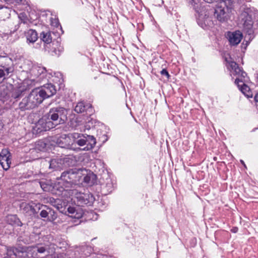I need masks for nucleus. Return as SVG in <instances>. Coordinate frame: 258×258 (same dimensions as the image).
Masks as SVG:
<instances>
[{
	"label": "nucleus",
	"instance_id": "obj_16",
	"mask_svg": "<svg viewBox=\"0 0 258 258\" xmlns=\"http://www.w3.org/2000/svg\"><path fill=\"white\" fill-rule=\"evenodd\" d=\"M45 209H42L40 212V215L42 218H46L48 217V215L50 214L52 216L51 219H49V221L55 220L57 216L54 211L48 208L46 206H42Z\"/></svg>",
	"mask_w": 258,
	"mask_h": 258
},
{
	"label": "nucleus",
	"instance_id": "obj_7",
	"mask_svg": "<svg viewBox=\"0 0 258 258\" xmlns=\"http://www.w3.org/2000/svg\"><path fill=\"white\" fill-rule=\"evenodd\" d=\"M70 191L71 193V196L77 200L78 204L90 206L93 204L95 200V198L90 193L85 194L79 192L76 189L70 190Z\"/></svg>",
	"mask_w": 258,
	"mask_h": 258
},
{
	"label": "nucleus",
	"instance_id": "obj_6",
	"mask_svg": "<svg viewBox=\"0 0 258 258\" xmlns=\"http://www.w3.org/2000/svg\"><path fill=\"white\" fill-rule=\"evenodd\" d=\"M42 102L40 95L33 89L19 102V108L21 111L30 110L37 107Z\"/></svg>",
	"mask_w": 258,
	"mask_h": 258
},
{
	"label": "nucleus",
	"instance_id": "obj_33",
	"mask_svg": "<svg viewBox=\"0 0 258 258\" xmlns=\"http://www.w3.org/2000/svg\"><path fill=\"white\" fill-rule=\"evenodd\" d=\"M161 74L162 75H165L166 76L167 78H169V77H170V75L168 73V72L165 69H163L161 71Z\"/></svg>",
	"mask_w": 258,
	"mask_h": 258
},
{
	"label": "nucleus",
	"instance_id": "obj_37",
	"mask_svg": "<svg viewBox=\"0 0 258 258\" xmlns=\"http://www.w3.org/2000/svg\"><path fill=\"white\" fill-rule=\"evenodd\" d=\"M69 160V159L68 158H64V160H63V162H66L67 163V162H68Z\"/></svg>",
	"mask_w": 258,
	"mask_h": 258
},
{
	"label": "nucleus",
	"instance_id": "obj_36",
	"mask_svg": "<svg viewBox=\"0 0 258 258\" xmlns=\"http://www.w3.org/2000/svg\"><path fill=\"white\" fill-rule=\"evenodd\" d=\"M254 100L256 103H258V93L256 94L254 96Z\"/></svg>",
	"mask_w": 258,
	"mask_h": 258
},
{
	"label": "nucleus",
	"instance_id": "obj_30",
	"mask_svg": "<svg viewBox=\"0 0 258 258\" xmlns=\"http://www.w3.org/2000/svg\"><path fill=\"white\" fill-rule=\"evenodd\" d=\"M1 157H11V154L9 151L7 149H4L0 153Z\"/></svg>",
	"mask_w": 258,
	"mask_h": 258
},
{
	"label": "nucleus",
	"instance_id": "obj_5",
	"mask_svg": "<svg viewBox=\"0 0 258 258\" xmlns=\"http://www.w3.org/2000/svg\"><path fill=\"white\" fill-rule=\"evenodd\" d=\"M72 138L73 139V146H75V147H77V145L79 147L86 145L82 149L79 147L80 149H78L76 151H89L94 148L96 143V139L93 136L87 134L74 133L72 134Z\"/></svg>",
	"mask_w": 258,
	"mask_h": 258
},
{
	"label": "nucleus",
	"instance_id": "obj_32",
	"mask_svg": "<svg viewBox=\"0 0 258 258\" xmlns=\"http://www.w3.org/2000/svg\"><path fill=\"white\" fill-rule=\"evenodd\" d=\"M7 3L14 4L15 5H19L21 3L22 0H5Z\"/></svg>",
	"mask_w": 258,
	"mask_h": 258
},
{
	"label": "nucleus",
	"instance_id": "obj_24",
	"mask_svg": "<svg viewBox=\"0 0 258 258\" xmlns=\"http://www.w3.org/2000/svg\"><path fill=\"white\" fill-rule=\"evenodd\" d=\"M52 51L56 55H59L60 53L63 51V48L60 44L56 42L52 44Z\"/></svg>",
	"mask_w": 258,
	"mask_h": 258
},
{
	"label": "nucleus",
	"instance_id": "obj_29",
	"mask_svg": "<svg viewBox=\"0 0 258 258\" xmlns=\"http://www.w3.org/2000/svg\"><path fill=\"white\" fill-rule=\"evenodd\" d=\"M39 184L44 191H48L50 190L51 186L49 184H48L44 181L39 182Z\"/></svg>",
	"mask_w": 258,
	"mask_h": 258
},
{
	"label": "nucleus",
	"instance_id": "obj_25",
	"mask_svg": "<svg viewBox=\"0 0 258 258\" xmlns=\"http://www.w3.org/2000/svg\"><path fill=\"white\" fill-rule=\"evenodd\" d=\"M190 4L192 6L194 7V9L195 10V11L197 12V13L198 14V15L197 16V18H198L200 13L201 11H202L203 9L204 8H208V7H201L200 4H199V0H191L190 1Z\"/></svg>",
	"mask_w": 258,
	"mask_h": 258
},
{
	"label": "nucleus",
	"instance_id": "obj_28",
	"mask_svg": "<svg viewBox=\"0 0 258 258\" xmlns=\"http://www.w3.org/2000/svg\"><path fill=\"white\" fill-rule=\"evenodd\" d=\"M24 92V89L20 86L18 88L14 89L12 94V97L15 99L18 98L21 96L23 92Z\"/></svg>",
	"mask_w": 258,
	"mask_h": 258
},
{
	"label": "nucleus",
	"instance_id": "obj_23",
	"mask_svg": "<svg viewBox=\"0 0 258 258\" xmlns=\"http://www.w3.org/2000/svg\"><path fill=\"white\" fill-rule=\"evenodd\" d=\"M40 37L41 40L47 44H49L51 42L52 38L49 32H42L40 34Z\"/></svg>",
	"mask_w": 258,
	"mask_h": 258
},
{
	"label": "nucleus",
	"instance_id": "obj_9",
	"mask_svg": "<svg viewBox=\"0 0 258 258\" xmlns=\"http://www.w3.org/2000/svg\"><path fill=\"white\" fill-rule=\"evenodd\" d=\"M72 140V134L70 135H62L57 138L56 144L61 148L70 149L73 150L80 149L79 147L73 146Z\"/></svg>",
	"mask_w": 258,
	"mask_h": 258
},
{
	"label": "nucleus",
	"instance_id": "obj_31",
	"mask_svg": "<svg viewBox=\"0 0 258 258\" xmlns=\"http://www.w3.org/2000/svg\"><path fill=\"white\" fill-rule=\"evenodd\" d=\"M51 25L55 27H58L60 26L59 21L58 19L52 18L50 19Z\"/></svg>",
	"mask_w": 258,
	"mask_h": 258
},
{
	"label": "nucleus",
	"instance_id": "obj_34",
	"mask_svg": "<svg viewBox=\"0 0 258 258\" xmlns=\"http://www.w3.org/2000/svg\"><path fill=\"white\" fill-rule=\"evenodd\" d=\"M5 14H6V17L7 18H9V16H10V10L9 9H8L7 8H6L5 9H4V12Z\"/></svg>",
	"mask_w": 258,
	"mask_h": 258
},
{
	"label": "nucleus",
	"instance_id": "obj_40",
	"mask_svg": "<svg viewBox=\"0 0 258 258\" xmlns=\"http://www.w3.org/2000/svg\"><path fill=\"white\" fill-rule=\"evenodd\" d=\"M19 18H20V19H22V16H21V15H20L19 16Z\"/></svg>",
	"mask_w": 258,
	"mask_h": 258
},
{
	"label": "nucleus",
	"instance_id": "obj_26",
	"mask_svg": "<svg viewBox=\"0 0 258 258\" xmlns=\"http://www.w3.org/2000/svg\"><path fill=\"white\" fill-rule=\"evenodd\" d=\"M91 107L90 105H85L83 102H79L75 108V111L77 113H82L86 110L87 107Z\"/></svg>",
	"mask_w": 258,
	"mask_h": 258
},
{
	"label": "nucleus",
	"instance_id": "obj_22",
	"mask_svg": "<svg viewBox=\"0 0 258 258\" xmlns=\"http://www.w3.org/2000/svg\"><path fill=\"white\" fill-rule=\"evenodd\" d=\"M49 245L47 244H37L35 246L33 247L34 251H37L39 253H44L45 251H47Z\"/></svg>",
	"mask_w": 258,
	"mask_h": 258
},
{
	"label": "nucleus",
	"instance_id": "obj_14",
	"mask_svg": "<svg viewBox=\"0 0 258 258\" xmlns=\"http://www.w3.org/2000/svg\"><path fill=\"white\" fill-rule=\"evenodd\" d=\"M68 215L70 217L79 219L83 216V211L81 208L76 209L74 207H69L68 208Z\"/></svg>",
	"mask_w": 258,
	"mask_h": 258
},
{
	"label": "nucleus",
	"instance_id": "obj_39",
	"mask_svg": "<svg viewBox=\"0 0 258 258\" xmlns=\"http://www.w3.org/2000/svg\"><path fill=\"white\" fill-rule=\"evenodd\" d=\"M232 231L233 232H236V231H237V230H236V229H233Z\"/></svg>",
	"mask_w": 258,
	"mask_h": 258
},
{
	"label": "nucleus",
	"instance_id": "obj_2",
	"mask_svg": "<svg viewBox=\"0 0 258 258\" xmlns=\"http://www.w3.org/2000/svg\"><path fill=\"white\" fill-rule=\"evenodd\" d=\"M67 110L63 107H56L50 109L49 112L40 119L36 124L37 132L49 130L55 126L63 124L67 119Z\"/></svg>",
	"mask_w": 258,
	"mask_h": 258
},
{
	"label": "nucleus",
	"instance_id": "obj_1",
	"mask_svg": "<svg viewBox=\"0 0 258 258\" xmlns=\"http://www.w3.org/2000/svg\"><path fill=\"white\" fill-rule=\"evenodd\" d=\"M235 0H221L217 8L214 10L208 6L200 13L197 23L203 29H208L214 25L212 16L214 14L217 19L221 22L227 20L229 17L231 7Z\"/></svg>",
	"mask_w": 258,
	"mask_h": 258
},
{
	"label": "nucleus",
	"instance_id": "obj_10",
	"mask_svg": "<svg viewBox=\"0 0 258 258\" xmlns=\"http://www.w3.org/2000/svg\"><path fill=\"white\" fill-rule=\"evenodd\" d=\"M30 73L31 78H35L37 83L40 82L46 76V69L41 66H33Z\"/></svg>",
	"mask_w": 258,
	"mask_h": 258
},
{
	"label": "nucleus",
	"instance_id": "obj_35",
	"mask_svg": "<svg viewBox=\"0 0 258 258\" xmlns=\"http://www.w3.org/2000/svg\"><path fill=\"white\" fill-rule=\"evenodd\" d=\"M204 1L208 3H212L214 2H216L217 0H204Z\"/></svg>",
	"mask_w": 258,
	"mask_h": 258
},
{
	"label": "nucleus",
	"instance_id": "obj_4",
	"mask_svg": "<svg viewBox=\"0 0 258 258\" xmlns=\"http://www.w3.org/2000/svg\"><path fill=\"white\" fill-rule=\"evenodd\" d=\"M80 169L74 168L67 170L61 173L58 180V184L61 186L60 191L63 192L70 190L68 188L72 187L73 185H76L78 182L80 181V175H81Z\"/></svg>",
	"mask_w": 258,
	"mask_h": 258
},
{
	"label": "nucleus",
	"instance_id": "obj_41",
	"mask_svg": "<svg viewBox=\"0 0 258 258\" xmlns=\"http://www.w3.org/2000/svg\"><path fill=\"white\" fill-rule=\"evenodd\" d=\"M25 205H26V206H28V207H30L28 205H26V204H25Z\"/></svg>",
	"mask_w": 258,
	"mask_h": 258
},
{
	"label": "nucleus",
	"instance_id": "obj_15",
	"mask_svg": "<svg viewBox=\"0 0 258 258\" xmlns=\"http://www.w3.org/2000/svg\"><path fill=\"white\" fill-rule=\"evenodd\" d=\"M240 20H241V23L244 27L247 29L251 28L252 26L251 18L247 13L244 12L242 13L239 17Z\"/></svg>",
	"mask_w": 258,
	"mask_h": 258
},
{
	"label": "nucleus",
	"instance_id": "obj_12",
	"mask_svg": "<svg viewBox=\"0 0 258 258\" xmlns=\"http://www.w3.org/2000/svg\"><path fill=\"white\" fill-rule=\"evenodd\" d=\"M79 171L81 173L80 175V181H83L89 184H94L96 180V175L90 171H88L86 169L80 168Z\"/></svg>",
	"mask_w": 258,
	"mask_h": 258
},
{
	"label": "nucleus",
	"instance_id": "obj_38",
	"mask_svg": "<svg viewBox=\"0 0 258 258\" xmlns=\"http://www.w3.org/2000/svg\"><path fill=\"white\" fill-rule=\"evenodd\" d=\"M240 162L245 167H246L243 160H240Z\"/></svg>",
	"mask_w": 258,
	"mask_h": 258
},
{
	"label": "nucleus",
	"instance_id": "obj_20",
	"mask_svg": "<svg viewBox=\"0 0 258 258\" xmlns=\"http://www.w3.org/2000/svg\"><path fill=\"white\" fill-rule=\"evenodd\" d=\"M12 164V157H0V164L3 167V169L7 171L11 167Z\"/></svg>",
	"mask_w": 258,
	"mask_h": 258
},
{
	"label": "nucleus",
	"instance_id": "obj_8",
	"mask_svg": "<svg viewBox=\"0 0 258 258\" xmlns=\"http://www.w3.org/2000/svg\"><path fill=\"white\" fill-rule=\"evenodd\" d=\"M35 90L40 95V97L41 98L42 102L45 99L53 96L56 92L55 86L51 84H46L40 88H36Z\"/></svg>",
	"mask_w": 258,
	"mask_h": 258
},
{
	"label": "nucleus",
	"instance_id": "obj_11",
	"mask_svg": "<svg viewBox=\"0 0 258 258\" xmlns=\"http://www.w3.org/2000/svg\"><path fill=\"white\" fill-rule=\"evenodd\" d=\"M226 36L230 44L235 46L238 44L241 41L242 38V34L239 31L228 32L226 34Z\"/></svg>",
	"mask_w": 258,
	"mask_h": 258
},
{
	"label": "nucleus",
	"instance_id": "obj_21",
	"mask_svg": "<svg viewBox=\"0 0 258 258\" xmlns=\"http://www.w3.org/2000/svg\"><path fill=\"white\" fill-rule=\"evenodd\" d=\"M62 160L60 159H53L50 161L49 168L54 170H58L61 168Z\"/></svg>",
	"mask_w": 258,
	"mask_h": 258
},
{
	"label": "nucleus",
	"instance_id": "obj_17",
	"mask_svg": "<svg viewBox=\"0 0 258 258\" xmlns=\"http://www.w3.org/2000/svg\"><path fill=\"white\" fill-rule=\"evenodd\" d=\"M37 83L35 80V78H32L31 77L30 78L26 79L23 81L21 85V88L24 89V91L30 89L31 87L35 85V83Z\"/></svg>",
	"mask_w": 258,
	"mask_h": 258
},
{
	"label": "nucleus",
	"instance_id": "obj_19",
	"mask_svg": "<svg viewBox=\"0 0 258 258\" xmlns=\"http://www.w3.org/2000/svg\"><path fill=\"white\" fill-rule=\"evenodd\" d=\"M6 221L8 223L12 225L22 226V223L15 215H9L6 217Z\"/></svg>",
	"mask_w": 258,
	"mask_h": 258
},
{
	"label": "nucleus",
	"instance_id": "obj_13",
	"mask_svg": "<svg viewBox=\"0 0 258 258\" xmlns=\"http://www.w3.org/2000/svg\"><path fill=\"white\" fill-rule=\"evenodd\" d=\"M14 71L12 66H0V82L10 77Z\"/></svg>",
	"mask_w": 258,
	"mask_h": 258
},
{
	"label": "nucleus",
	"instance_id": "obj_27",
	"mask_svg": "<svg viewBox=\"0 0 258 258\" xmlns=\"http://www.w3.org/2000/svg\"><path fill=\"white\" fill-rule=\"evenodd\" d=\"M16 249L14 247L7 248L6 255L3 258H16Z\"/></svg>",
	"mask_w": 258,
	"mask_h": 258
},
{
	"label": "nucleus",
	"instance_id": "obj_3",
	"mask_svg": "<svg viewBox=\"0 0 258 258\" xmlns=\"http://www.w3.org/2000/svg\"><path fill=\"white\" fill-rule=\"evenodd\" d=\"M228 67L233 76H236L235 84L237 85L241 92L247 98L252 97V94L249 87L244 83L247 81L246 73L234 61L229 62Z\"/></svg>",
	"mask_w": 258,
	"mask_h": 258
},
{
	"label": "nucleus",
	"instance_id": "obj_18",
	"mask_svg": "<svg viewBox=\"0 0 258 258\" xmlns=\"http://www.w3.org/2000/svg\"><path fill=\"white\" fill-rule=\"evenodd\" d=\"M25 36L27 41L29 43H33L38 39V34L36 31L32 29L28 30L25 33Z\"/></svg>",
	"mask_w": 258,
	"mask_h": 258
}]
</instances>
